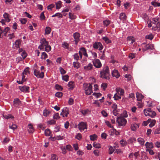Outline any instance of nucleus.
<instances>
[{"label":"nucleus","instance_id":"obj_17","mask_svg":"<svg viewBox=\"0 0 160 160\" xmlns=\"http://www.w3.org/2000/svg\"><path fill=\"white\" fill-rule=\"evenodd\" d=\"M28 130L30 133H32L35 131L32 124L31 123L29 124L28 126Z\"/></svg>","mask_w":160,"mask_h":160},{"label":"nucleus","instance_id":"obj_24","mask_svg":"<svg viewBox=\"0 0 160 160\" xmlns=\"http://www.w3.org/2000/svg\"><path fill=\"white\" fill-rule=\"evenodd\" d=\"M127 40L128 42L130 44H132L135 41L134 38L131 36L127 38Z\"/></svg>","mask_w":160,"mask_h":160},{"label":"nucleus","instance_id":"obj_64","mask_svg":"<svg viewBox=\"0 0 160 160\" xmlns=\"http://www.w3.org/2000/svg\"><path fill=\"white\" fill-rule=\"evenodd\" d=\"M63 94L62 92H58L56 93L55 96L58 98H60L62 96Z\"/></svg>","mask_w":160,"mask_h":160},{"label":"nucleus","instance_id":"obj_42","mask_svg":"<svg viewBox=\"0 0 160 160\" xmlns=\"http://www.w3.org/2000/svg\"><path fill=\"white\" fill-rule=\"evenodd\" d=\"M45 51L47 52H48L51 50V46L48 44L45 47Z\"/></svg>","mask_w":160,"mask_h":160},{"label":"nucleus","instance_id":"obj_9","mask_svg":"<svg viewBox=\"0 0 160 160\" xmlns=\"http://www.w3.org/2000/svg\"><path fill=\"white\" fill-rule=\"evenodd\" d=\"M30 72L29 70V68L28 67H27L24 70L22 73V80L23 81H25L26 80L25 75L28 76Z\"/></svg>","mask_w":160,"mask_h":160},{"label":"nucleus","instance_id":"obj_37","mask_svg":"<svg viewBox=\"0 0 160 160\" xmlns=\"http://www.w3.org/2000/svg\"><path fill=\"white\" fill-rule=\"evenodd\" d=\"M51 29L49 27H47L45 29V34H49L50 33Z\"/></svg>","mask_w":160,"mask_h":160},{"label":"nucleus","instance_id":"obj_19","mask_svg":"<svg viewBox=\"0 0 160 160\" xmlns=\"http://www.w3.org/2000/svg\"><path fill=\"white\" fill-rule=\"evenodd\" d=\"M79 53H81L87 57H88V55L86 52V49L82 47L80 48V50L79 52Z\"/></svg>","mask_w":160,"mask_h":160},{"label":"nucleus","instance_id":"obj_30","mask_svg":"<svg viewBox=\"0 0 160 160\" xmlns=\"http://www.w3.org/2000/svg\"><path fill=\"white\" fill-rule=\"evenodd\" d=\"M102 39L107 44H108L111 42V40L109 39V38L107 37H103L102 38Z\"/></svg>","mask_w":160,"mask_h":160},{"label":"nucleus","instance_id":"obj_57","mask_svg":"<svg viewBox=\"0 0 160 160\" xmlns=\"http://www.w3.org/2000/svg\"><path fill=\"white\" fill-rule=\"evenodd\" d=\"M40 18L41 20H43L45 19V17L44 14V12H42L40 16Z\"/></svg>","mask_w":160,"mask_h":160},{"label":"nucleus","instance_id":"obj_49","mask_svg":"<svg viewBox=\"0 0 160 160\" xmlns=\"http://www.w3.org/2000/svg\"><path fill=\"white\" fill-rule=\"evenodd\" d=\"M93 146L96 148H101V145L98 143H97L96 142H95L93 144Z\"/></svg>","mask_w":160,"mask_h":160},{"label":"nucleus","instance_id":"obj_59","mask_svg":"<svg viewBox=\"0 0 160 160\" xmlns=\"http://www.w3.org/2000/svg\"><path fill=\"white\" fill-rule=\"evenodd\" d=\"M109 153L110 154H111L112 153L114 152V148L110 146L109 148Z\"/></svg>","mask_w":160,"mask_h":160},{"label":"nucleus","instance_id":"obj_5","mask_svg":"<svg viewBox=\"0 0 160 160\" xmlns=\"http://www.w3.org/2000/svg\"><path fill=\"white\" fill-rule=\"evenodd\" d=\"M41 45L38 47V48L40 50H42L44 47L48 44V42L45 38H43L40 40Z\"/></svg>","mask_w":160,"mask_h":160},{"label":"nucleus","instance_id":"obj_20","mask_svg":"<svg viewBox=\"0 0 160 160\" xmlns=\"http://www.w3.org/2000/svg\"><path fill=\"white\" fill-rule=\"evenodd\" d=\"M145 146L147 148V149L148 148L152 149L154 148L153 144L152 142H147L145 144Z\"/></svg>","mask_w":160,"mask_h":160},{"label":"nucleus","instance_id":"obj_52","mask_svg":"<svg viewBox=\"0 0 160 160\" xmlns=\"http://www.w3.org/2000/svg\"><path fill=\"white\" fill-rule=\"evenodd\" d=\"M60 118L59 113H57L54 114L53 116V119H58Z\"/></svg>","mask_w":160,"mask_h":160},{"label":"nucleus","instance_id":"obj_11","mask_svg":"<svg viewBox=\"0 0 160 160\" xmlns=\"http://www.w3.org/2000/svg\"><path fill=\"white\" fill-rule=\"evenodd\" d=\"M19 88L22 92L25 93L28 92H29V87L28 86H19Z\"/></svg>","mask_w":160,"mask_h":160},{"label":"nucleus","instance_id":"obj_33","mask_svg":"<svg viewBox=\"0 0 160 160\" xmlns=\"http://www.w3.org/2000/svg\"><path fill=\"white\" fill-rule=\"evenodd\" d=\"M73 65L74 68L78 69L80 67V64L78 62H73Z\"/></svg>","mask_w":160,"mask_h":160},{"label":"nucleus","instance_id":"obj_22","mask_svg":"<svg viewBox=\"0 0 160 160\" xmlns=\"http://www.w3.org/2000/svg\"><path fill=\"white\" fill-rule=\"evenodd\" d=\"M136 97L138 101H141L142 99L143 98V96L139 92H137L136 93Z\"/></svg>","mask_w":160,"mask_h":160},{"label":"nucleus","instance_id":"obj_39","mask_svg":"<svg viewBox=\"0 0 160 160\" xmlns=\"http://www.w3.org/2000/svg\"><path fill=\"white\" fill-rule=\"evenodd\" d=\"M110 23V21L109 20H106L103 21V24L105 27H107Z\"/></svg>","mask_w":160,"mask_h":160},{"label":"nucleus","instance_id":"obj_48","mask_svg":"<svg viewBox=\"0 0 160 160\" xmlns=\"http://www.w3.org/2000/svg\"><path fill=\"white\" fill-rule=\"evenodd\" d=\"M69 18L71 19H74L76 18V16L73 13L69 12Z\"/></svg>","mask_w":160,"mask_h":160},{"label":"nucleus","instance_id":"obj_27","mask_svg":"<svg viewBox=\"0 0 160 160\" xmlns=\"http://www.w3.org/2000/svg\"><path fill=\"white\" fill-rule=\"evenodd\" d=\"M56 8L57 9H60L62 6V2L60 1H59L56 2Z\"/></svg>","mask_w":160,"mask_h":160},{"label":"nucleus","instance_id":"obj_7","mask_svg":"<svg viewBox=\"0 0 160 160\" xmlns=\"http://www.w3.org/2000/svg\"><path fill=\"white\" fill-rule=\"evenodd\" d=\"M78 128L81 132H82L87 128L86 123L85 122H81L78 125Z\"/></svg>","mask_w":160,"mask_h":160},{"label":"nucleus","instance_id":"obj_40","mask_svg":"<svg viewBox=\"0 0 160 160\" xmlns=\"http://www.w3.org/2000/svg\"><path fill=\"white\" fill-rule=\"evenodd\" d=\"M10 28L8 27L5 28L3 31V34L4 36H6L8 32L10 30Z\"/></svg>","mask_w":160,"mask_h":160},{"label":"nucleus","instance_id":"obj_58","mask_svg":"<svg viewBox=\"0 0 160 160\" xmlns=\"http://www.w3.org/2000/svg\"><path fill=\"white\" fill-rule=\"evenodd\" d=\"M155 146L157 148H160V142L159 141H155L154 142Z\"/></svg>","mask_w":160,"mask_h":160},{"label":"nucleus","instance_id":"obj_36","mask_svg":"<svg viewBox=\"0 0 160 160\" xmlns=\"http://www.w3.org/2000/svg\"><path fill=\"white\" fill-rule=\"evenodd\" d=\"M69 44L65 42H63L62 44V47L67 49H69Z\"/></svg>","mask_w":160,"mask_h":160},{"label":"nucleus","instance_id":"obj_31","mask_svg":"<svg viewBox=\"0 0 160 160\" xmlns=\"http://www.w3.org/2000/svg\"><path fill=\"white\" fill-rule=\"evenodd\" d=\"M126 18V16L124 13H122L120 14L119 18L120 20L124 21Z\"/></svg>","mask_w":160,"mask_h":160},{"label":"nucleus","instance_id":"obj_23","mask_svg":"<svg viewBox=\"0 0 160 160\" xmlns=\"http://www.w3.org/2000/svg\"><path fill=\"white\" fill-rule=\"evenodd\" d=\"M139 127L138 125L136 123H133L131 125V129L132 131H135Z\"/></svg>","mask_w":160,"mask_h":160},{"label":"nucleus","instance_id":"obj_21","mask_svg":"<svg viewBox=\"0 0 160 160\" xmlns=\"http://www.w3.org/2000/svg\"><path fill=\"white\" fill-rule=\"evenodd\" d=\"M93 65L91 63H89L87 65L84 67V69L86 71H88L92 69Z\"/></svg>","mask_w":160,"mask_h":160},{"label":"nucleus","instance_id":"obj_46","mask_svg":"<svg viewBox=\"0 0 160 160\" xmlns=\"http://www.w3.org/2000/svg\"><path fill=\"white\" fill-rule=\"evenodd\" d=\"M107 86L108 85L107 83L103 82L101 84V87L103 90H105L106 88H107Z\"/></svg>","mask_w":160,"mask_h":160},{"label":"nucleus","instance_id":"obj_43","mask_svg":"<svg viewBox=\"0 0 160 160\" xmlns=\"http://www.w3.org/2000/svg\"><path fill=\"white\" fill-rule=\"evenodd\" d=\"M93 153L95 156L98 157L100 155V152L99 150L96 149L94 150Z\"/></svg>","mask_w":160,"mask_h":160},{"label":"nucleus","instance_id":"obj_38","mask_svg":"<svg viewBox=\"0 0 160 160\" xmlns=\"http://www.w3.org/2000/svg\"><path fill=\"white\" fill-rule=\"evenodd\" d=\"M120 142L121 146L122 147L126 146L128 143L126 140L123 139L120 140Z\"/></svg>","mask_w":160,"mask_h":160},{"label":"nucleus","instance_id":"obj_25","mask_svg":"<svg viewBox=\"0 0 160 160\" xmlns=\"http://www.w3.org/2000/svg\"><path fill=\"white\" fill-rule=\"evenodd\" d=\"M68 85L69 89L72 90L74 87V83L73 82H70L68 83Z\"/></svg>","mask_w":160,"mask_h":160},{"label":"nucleus","instance_id":"obj_41","mask_svg":"<svg viewBox=\"0 0 160 160\" xmlns=\"http://www.w3.org/2000/svg\"><path fill=\"white\" fill-rule=\"evenodd\" d=\"M151 4L155 7H159L160 6V3L156 2H152Z\"/></svg>","mask_w":160,"mask_h":160},{"label":"nucleus","instance_id":"obj_4","mask_svg":"<svg viewBox=\"0 0 160 160\" xmlns=\"http://www.w3.org/2000/svg\"><path fill=\"white\" fill-rule=\"evenodd\" d=\"M144 112L146 116H149L152 118H154L156 115V112L151 110L150 108L148 109H144Z\"/></svg>","mask_w":160,"mask_h":160},{"label":"nucleus","instance_id":"obj_28","mask_svg":"<svg viewBox=\"0 0 160 160\" xmlns=\"http://www.w3.org/2000/svg\"><path fill=\"white\" fill-rule=\"evenodd\" d=\"M156 120L154 119H152L149 121L150 124L149 125V127L152 128L154 126L156 123Z\"/></svg>","mask_w":160,"mask_h":160},{"label":"nucleus","instance_id":"obj_14","mask_svg":"<svg viewBox=\"0 0 160 160\" xmlns=\"http://www.w3.org/2000/svg\"><path fill=\"white\" fill-rule=\"evenodd\" d=\"M14 105L16 107H19L21 105V102L18 98L15 99L13 101Z\"/></svg>","mask_w":160,"mask_h":160},{"label":"nucleus","instance_id":"obj_50","mask_svg":"<svg viewBox=\"0 0 160 160\" xmlns=\"http://www.w3.org/2000/svg\"><path fill=\"white\" fill-rule=\"evenodd\" d=\"M49 114V112L47 109H45L43 111V115L45 117L48 116Z\"/></svg>","mask_w":160,"mask_h":160},{"label":"nucleus","instance_id":"obj_12","mask_svg":"<svg viewBox=\"0 0 160 160\" xmlns=\"http://www.w3.org/2000/svg\"><path fill=\"white\" fill-rule=\"evenodd\" d=\"M68 114V109L67 108H64L62 109V112H61L60 115L62 116L63 117H67Z\"/></svg>","mask_w":160,"mask_h":160},{"label":"nucleus","instance_id":"obj_16","mask_svg":"<svg viewBox=\"0 0 160 160\" xmlns=\"http://www.w3.org/2000/svg\"><path fill=\"white\" fill-rule=\"evenodd\" d=\"M73 36L75 39V44H77L79 40V34L78 32H75L73 34Z\"/></svg>","mask_w":160,"mask_h":160},{"label":"nucleus","instance_id":"obj_55","mask_svg":"<svg viewBox=\"0 0 160 160\" xmlns=\"http://www.w3.org/2000/svg\"><path fill=\"white\" fill-rule=\"evenodd\" d=\"M134 158L135 159H138V158L140 154L139 152H137L134 153Z\"/></svg>","mask_w":160,"mask_h":160},{"label":"nucleus","instance_id":"obj_1","mask_svg":"<svg viewBox=\"0 0 160 160\" xmlns=\"http://www.w3.org/2000/svg\"><path fill=\"white\" fill-rule=\"evenodd\" d=\"M100 77L101 78L106 79H109L110 73L109 72L108 67L107 66L103 67L102 69L100 72Z\"/></svg>","mask_w":160,"mask_h":160},{"label":"nucleus","instance_id":"obj_54","mask_svg":"<svg viewBox=\"0 0 160 160\" xmlns=\"http://www.w3.org/2000/svg\"><path fill=\"white\" fill-rule=\"evenodd\" d=\"M153 38V35L152 34H150L148 35H147L146 36V38L147 39H150V40H152Z\"/></svg>","mask_w":160,"mask_h":160},{"label":"nucleus","instance_id":"obj_47","mask_svg":"<svg viewBox=\"0 0 160 160\" xmlns=\"http://www.w3.org/2000/svg\"><path fill=\"white\" fill-rule=\"evenodd\" d=\"M62 80L65 82H67L68 80V76L67 75L62 76Z\"/></svg>","mask_w":160,"mask_h":160},{"label":"nucleus","instance_id":"obj_44","mask_svg":"<svg viewBox=\"0 0 160 160\" xmlns=\"http://www.w3.org/2000/svg\"><path fill=\"white\" fill-rule=\"evenodd\" d=\"M90 139L91 140L94 141L96 140L97 138V136L95 134L91 135L90 136Z\"/></svg>","mask_w":160,"mask_h":160},{"label":"nucleus","instance_id":"obj_15","mask_svg":"<svg viewBox=\"0 0 160 160\" xmlns=\"http://www.w3.org/2000/svg\"><path fill=\"white\" fill-rule=\"evenodd\" d=\"M116 91L117 93L120 96H123L124 94V90L121 88H117L116 89Z\"/></svg>","mask_w":160,"mask_h":160},{"label":"nucleus","instance_id":"obj_56","mask_svg":"<svg viewBox=\"0 0 160 160\" xmlns=\"http://www.w3.org/2000/svg\"><path fill=\"white\" fill-rule=\"evenodd\" d=\"M38 128L42 130H44L45 128V127L42 124L40 123L37 125Z\"/></svg>","mask_w":160,"mask_h":160},{"label":"nucleus","instance_id":"obj_51","mask_svg":"<svg viewBox=\"0 0 160 160\" xmlns=\"http://www.w3.org/2000/svg\"><path fill=\"white\" fill-rule=\"evenodd\" d=\"M146 46L148 47L147 50L149 49L152 50L154 48L153 45L152 44H148L146 45Z\"/></svg>","mask_w":160,"mask_h":160},{"label":"nucleus","instance_id":"obj_62","mask_svg":"<svg viewBox=\"0 0 160 160\" xmlns=\"http://www.w3.org/2000/svg\"><path fill=\"white\" fill-rule=\"evenodd\" d=\"M21 55L22 57V58L24 59H25L27 56V54L26 52L24 51L23 52H22L21 53Z\"/></svg>","mask_w":160,"mask_h":160},{"label":"nucleus","instance_id":"obj_32","mask_svg":"<svg viewBox=\"0 0 160 160\" xmlns=\"http://www.w3.org/2000/svg\"><path fill=\"white\" fill-rule=\"evenodd\" d=\"M44 133L46 136H49L51 135V131L49 129L47 128L45 130Z\"/></svg>","mask_w":160,"mask_h":160},{"label":"nucleus","instance_id":"obj_29","mask_svg":"<svg viewBox=\"0 0 160 160\" xmlns=\"http://www.w3.org/2000/svg\"><path fill=\"white\" fill-rule=\"evenodd\" d=\"M136 141V139L134 137H132L128 140V144H132L133 142H135Z\"/></svg>","mask_w":160,"mask_h":160},{"label":"nucleus","instance_id":"obj_3","mask_svg":"<svg viewBox=\"0 0 160 160\" xmlns=\"http://www.w3.org/2000/svg\"><path fill=\"white\" fill-rule=\"evenodd\" d=\"M116 122L119 126H125L126 124V119L122 117H118L116 120Z\"/></svg>","mask_w":160,"mask_h":160},{"label":"nucleus","instance_id":"obj_45","mask_svg":"<svg viewBox=\"0 0 160 160\" xmlns=\"http://www.w3.org/2000/svg\"><path fill=\"white\" fill-rule=\"evenodd\" d=\"M48 55L45 52H43L42 53L41 58L42 59H45L48 58Z\"/></svg>","mask_w":160,"mask_h":160},{"label":"nucleus","instance_id":"obj_61","mask_svg":"<svg viewBox=\"0 0 160 160\" xmlns=\"http://www.w3.org/2000/svg\"><path fill=\"white\" fill-rule=\"evenodd\" d=\"M146 151L148 152L149 154L151 155H154L155 153L154 152L152 149H150V148H148V149H147Z\"/></svg>","mask_w":160,"mask_h":160},{"label":"nucleus","instance_id":"obj_8","mask_svg":"<svg viewBox=\"0 0 160 160\" xmlns=\"http://www.w3.org/2000/svg\"><path fill=\"white\" fill-rule=\"evenodd\" d=\"M92 62L94 66L97 68H100L102 66V63L99 59L96 58L94 59Z\"/></svg>","mask_w":160,"mask_h":160},{"label":"nucleus","instance_id":"obj_53","mask_svg":"<svg viewBox=\"0 0 160 160\" xmlns=\"http://www.w3.org/2000/svg\"><path fill=\"white\" fill-rule=\"evenodd\" d=\"M20 21L22 24H25L26 23L27 20L26 18H22L20 19Z\"/></svg>","mask_w":160,"mask_h":160},{"label":"nucleus","instance_id":"obj_6","mask_svg":"<svg viewBox=\"0 0 160 160\" xmlns=\"http://www.w3.org/2000/svg\"><path fill=\"white\" fill-rule=\"evenodd\" d=\"M34 74L38 78H42L44 77V73L42 71L40 72L37 69H35L33 72Z\"/></svg>","mask_w":160,"mask_h":160},{"label":"nucleus","instance_id":"obj_35","mask_svg":"<svg viewBox=\"0 0 160 160\" xmlns=\"http://www.w3.org/2000/svg\"><path fill=\"white\" fill-rule=\"evenodd\" d=\"M4 118L6 119H11L14 118V117L11 114H8L3 115Z\"/></svg>","mask_w":160,"mask_h":160},{"label":"nucleus","instance_id":"obj_63","mask_svg":"<svg viewBox=\"0 0 160 160\" xmlns=\"http://www.w3.org/2000/svg\"><path fill=\"white\" fill-rule=\"evenodd\" d=\"M8 37L9 39L13 38L14 37V33H12L9 34L8 36Z\"/></svg>","mask_w":160,"mask_h":160},{"label":"nucleus","instance_id":"obj_10","mask_svg":"<svg viewBox=\"0 0 160 160\" xmlns=\"http://www.w3.org/2000/svg\"><path fill=\"white\" fill-rule=\"evenodd\" d=\"M93 48L95 49H98L100 51L102 49L103 46L102 44L100 42H95L93 44Z\"/></svg>","mask_w":160,"mask_h":160},{"label":"nucleus","instance_id":"obj_2","mask_svg":"<svg viewBox=\"0 0 160 160\" xmlns=\"http://www.w3.org/2000/svg\"><path fill=\"white\" fill-rule=\"evenodd\" d=\"M92 86L90 83H84L83 85V88L85 90L86 95H89L92 92Z\"/></svg>","mask_w":160,"mask_h":160},{"label":"nucleus","instance_id":"obj_13","mask_svg":"<svg viewBox=\"0 0 160 160\" xmlns=\"http://www.w3.org/2000/svg\"><path fill=\"white\" fill-rule=\"evenodd\" d=\"M3 16L5 22H9L11 21V17L8 13L5 12Z\"/></svg>","mask_w":160,"mask_h":160},{"label":"nucleus","instance_id":"obj_60","mask_svg":"<svg viewBox=\"0 0 160 160\" xmlns=\"http://www.w3.org/2000/svg\"><path fill=\"white\" fill-rule=\"evenodd\" d=\"M117 94L118 93L117 92L114 94L113 96V98L115 100H118L121 98V97L120 96L118 95Z\"/></svg>","mask_w":160,"mask_h":160},{"label":"nucleus","instance_id":"obj_26","mask_svg":"<svg viewBox=\"0 0 160 160\" xmlns=\"http://www.w3.org/2000/svg\"><path fill=\"white\" fill-rule=\"evenodd\" d=\"M137 141L139 144L141 145H143L145 142L144 140L141 138H138L137 139Z\"/></svg>","mask_w":160,"mask_h":160},{"label":"nucleus","instance_id":"obj_18","mask_svg":"<svg viewBox=\"0 0 160 160\" xmlns=\"http://www.w3.org/2000/svg\"><path fill=\"white\" fill-rule=\"evenodd\" d=\"M112 74L113 77H114L116 78H118L120 76L118 71L115 69L112 70Z\"/></svg>","mask_w":160,"mask_h":160},{"label":"nucleus","instance_id":"obj_34","mask_svg":"<svg viewBox=\"0 0 160 160\" xmlns=\"http://www.w3.org/2000/svg\"><path fill=\"white\" fill-rule=\"evenodd\" d=\"M21 43V41L19 40H18L16 41L14 43L15 47L16 48H19V45Z\"/></svg>","mask_w":160,"mask_h":160}]
</instances>
